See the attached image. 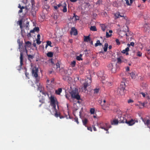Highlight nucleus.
Masks as SVG:
<instances>
[{"mask_svg":"<svg viewBox=\"0 0 150 150\" xmlns=\"http://www.w3.org/2000/svg\"><path fill=\"white\" fill-rule=\"evenodd\" d=\"M89 42H90V43H91V45H93V42L91 40L90 41H89Z\"/></svg>","mask_w":150,"mask_h":150,"instance_id":"nucleus-62","label":"nucleus"},{"mask_svg":"<svg viewBox=\"0 0 150 150\" xmlns=\"http://www.w3.org/2000/svg\"><path fill=\"white\" fill-rule=\"evenodd\" d=\"M40 34H38L37 35V38L36 39V42L38 45H40L41 44V42L40 41Z\"/></svg>","mask_w":150,"mask_h":150,"instance_id":"nucleus-17","label":"nucleus"},{"mask_svg":"<svg viewBox=\"0 0 150 150\" xmlns=\"http://www.w3.org/2000/svg\"><path fill=\"white\" fill-rule=\"evenodd\" d=\"M99 127L100 128L104 129L105 130H107L111 127V126L109 125L108 123H102L99 124Z\"/></svg>","mask_w":150,"mask_h":150,"instance_id":"nucleus-3","label":"nucleus"},{"mask_svg":"<svg viewBox=\"0 0 150 150\" xmlns=\"http://www.w3.org/2000/svg\"><path fill=\"white\" fill-rule=\"evenodd\" d=\"M140 104L143 107H144L145 105V103H141Z\"/></svg>","mask_w":150,"mask_h":150,"instance_id":"nucleus-60","label":"nucleus"},{"mask_svg":"<svg viewBox=\"0 0 150 150\" xmlns=\"http://www.w3.org/2000/svg\"><path fill=\"white\" fill-rule=\"evenodd\" d=\"M25 46L28 47H30L31 46V43L29 41H27L25 42Z\"/></svg>","mask_w":150,"mask_h":150,"instance_id":"nucleus-26","label":"nucleus"},{"mask_svg":"<svg viewBox=\"0 0 150 150\" xmlns=\"http://www.w3.org/2000/svg\"><path fill=\"white\" fill-rule=\"evenodd\" d=\"M62 88H59L58 89V90H56L55 91V93L57 95H60V93L62 92Z\"/></svg>","mask_w":150,"mask_h":150,"instance_id":"nucleus-21","label":"nucleus"},{"mask_svg":"<svg viewBox=\"0 0 150 150\" xmlns=\"http://www.w3.org/2000/svg\"><path fill=\"white\" fill-rule=\"evenodd\" d=\"M99 103L101 105L102 108L104 110H105V108L108 107V104L106 103V101L105 99H104L103 101L102 100H100V98L99 99Z\"/></svg>","mask_w":150,"mask_h":150,"instance_id":"nucleus-6","label":"nucleus"},{"mask_svg":"<svg viewBox=\"0 0 150 150\" xmlns=\"http://www.w3.org/2000/svg\"><path fill=\"white\" fill-rule=\"evenodd\" d=\"M94 93H98L99 91V89H95L94 90Z\"/></svg>","mask_w":150,"mask_h":150,"instance_id":"nucleus-43","label":"nucleus"},{"mask_svg":"<svg viewBox=\"0 0 150 150\" xmlns=\"http://www.w3.org/2000/svg\"><path fill=\"white\" fill-rule=\"evenodd\" d=\"M150 122V120H149V119L147 120L145 124L146 125H147L148 127V126H150V125H149Z\"/></svg>","mask_w":150,"mask_h":150,"instance_id":"nucleus-33","label":"nucleus"},{"mask_svg":"<svg viewBox=\"0 0 150 150\" xmlns=\"http://www.w3.org/2000/svg\"><path fill=\"white\" fill-rule=\"evenodd\" d=\"M35 31L33 29V30H31L30 31V33H33Z\"/></svg>","mask_w":150,"mask_h":150,"instance_id":"nucleus-61","label":"nucleus"},{"mask_svg":"<svg viewBox=\"0 0 150 150\" xmlns=\"http://www.w3.org/2000/svg\"><path fill=\"white\" fill-rule=\"evenodd\" d=\"M83 125L86 126V125L88 122V120L87 119L85 118L82 120Z\"/></svg>","mask_w":150,"mask_h":150,"instance_id":"nucleus-29","label":"nucleus"},{"mask_svg":"<svg viewBox=\"0 0 150 150\" xmlns=\"http://www.w3.org/2000/svg\"><path fill=\"white\" fill-rule=\"evenodd\" d=\"M31 13L32 15L33 16V17H34L35 15L36 12L34 11H31Z\"/></svg>","mask_w":150,"mask_h":150,"instance_id":"nucleus-44","label":"nucleus"},{"mask_svg":"<svg viewBox=\"0 0 150 150\" xmlns=\"http://www.w3.org/2000/svg\"><path fill=\"white\" fill-rule=\"evenodd\" d=\"M50 104L54 110H56V106H58V102L56 98H54L53 96L51 95L50 98Z\"/></svg>","mask_w":150,"mask_h":150,"instance_id":"nucleus-2","label":"nucleus"},{"mask_svg":"<svg viewBox=\"0 0 150 150\" xmlns=\"http://www.w3.org/2000/svg\"><path fill=\"white\" fill-rule=\"evenodd\" d=\"M115 41L117 45H120V42L119 40L118 39H116L115 40Z\"/></svg>","mask_w":150,"mask_h":150,"instance_id":"nucleus-45","label":"nucleus"},{"mask_svg":"<svg viewBox=\"0 0 150 150\" xmlns=\"http://www.w3.org/2000/svg\"><path fill=\"white\" fill-rule=\"evenodd\" d=\"M17 42L18 43V44L19 45V48H20L21 47V46L22 45V42H21L20 41V39H18L17 40Z\"/></svg>","mask_w":150,"mask_h":150,"instance_id":"nucleus-30","label":"nucleus"},{"mask_svg":"<svg viewBox=\"0 0 150 150\" xmlns=\"http://www.w3.org/2000/svg\"><path fill=\"white\" fill-rule=\"evenodd\" d=\"M130 74L132 79H134L135 78L136 75L134 72H132L131 73H130Z\"/></svg>","mask_w":150,"mask_h":150,"instance_id":"nucleus-22","label":"nucleus"},{"mask_svg":"<svg viewBox=\"0 0 150 150\" xmlns=\"http://www.w3.org/2000/svg\"><path fill=\"white\" fill-rule=\"evenodd\" d=\"M129 50V47H127L125 50H122V52L123 54H125L126 55H127L129 54L128 52Z\"/></svg>","mask_w":150,"mask_h":150,"instance_id":"nucleus-15","label":"nucleus"},{"mask_svg":"<svg viewBox=\"0 0 150 150\" xmlns=\"http://www.w3.org/2000/svg\"><path fill=\"white\" fill-rule=\"evenodd\" d=\"M18 24L20 25V26H21L22 25V20H20L18 21Z\"/></svg>","mask_w":150,"mask_h":150,"instance_id":"nucleus-50","label":"nucleus"},{"mask_svg":"<svg viewBox=\"0 0 150 150\" xmlns=\"http://www.w3.org/2000/svg\"><path fill=\"white\" fill-rule=\"evenodd\" d=\"M101 27L102 30L103 31H104L105 30L106 28V26L105 25L103 24L101 25Z\"/></svg>","mask_w":150,"mask_h":150,"instance_id":"nucleus-31","label":"nucleus"},{"mask_svg":"<svg viewBox=\"0 0 150 150\" xmlns=\"http://www.w3.org/2000/svg\"><path fill=\"white\" fill-rule=\"evenodd\" d=\"M108 44L107 43H105L104 45V47H103V50L104 52H106L107 51Z\"/></svg>","mask_w":150,"mask_h":150,"instance_id":"nucleus-25","label":"nucleus"},{"mask_svg":"<svg viewBox=\"0 0 150 150\" xmlns=\"http://www.w3.org/2000/svg\"><path fill=\"white\" fill-rule=\"evenodd\" d=\"M38 68L36 67H33L32 68V75L33 77L35 78V83L36 84V86H35V84H33L31 85L32 87H33L35 88H37L38 90H39V88H40V83L39 82L40 78L38 76Z\"/></svg>","mask_w":150,"mask_h":150,"instance_id":"nucleus-1","label":"nucleus"},{"mask_svg":"<svg viewBox=\"0 0 150 150\" xmlns=\"http://www.w3.org/2000/svg\"><path fill=\"white\" fill-rule=\"evenodd\" d=\"M62 7L63 8L62 11L63 12H66L67 11V4L64 2L62 5Z\"/></svg>","mask_w":150,"mask_h":150,"instance_id":"nucleus-13","label":"nucleus"},{"mask_svg":"<svg viewBox=\"0 0 150 150\" xmlns=\"http://www.w3.org/2000/svg\"><path fill=\"white\" fill-rule=\"evenodd\" d=\"M28 57V59L29 60L33 59L34 58V56L33 55L29 54L27 55Z\"/></svg>","mask_w":150,"mask_h":150,"instance_id":"nucleus-34","label":"nucleus"},{"mask_svg":"<svg viewBox=\"0 0 150 150\" xmlns=\"http://www.w3.org/2000/svg\"><path fill=\"white\" fill-rule=\"evenodd\" d=\"M91 82V80L90 78H88L86 80V82L83 84L84 88L85 91L86 90V88L87 86H89Z\"/></svg>","mask_w":150,"mask_h":150,"instance_id":"nucleus-9","label":"nucleus"},{"mask_svg":"<svg viewBox=\"0 0 150 150\" xmlns=\"http://www.w3.org/2000/svg\"><path fill=\"white\" fill-rule=\"evenodd\" d=\"M46 42H47V44L48 45V46H50V47H52V46L51 45L52 43L50 41H47Z\"/></svg>","mask_w":150,"mask_h":150,"instance_id":"nucleus-35","label":"nucleus"},{"mask_svg":"<svg viewBox=\"0 0 150 150\" xmlns=\"http://www.w3.org/2000/svg\"><path fill=\"white\" fill-rule=\"evenodd\" d=\"M111 35V34H109L107 32L106 33V37L107 38H108L110 37Z\"/></svg>","mask_w":150,"mask_h":150,"instance_id":"nucleus-42","label":"nucleus"},{"mask_svg":"<svg viewBox=\"0 0 150 150\" xmlns=\"http://www.w3.org/2000/svg\"><path fill=\"white\" fill-rule=\"evenodd\" d=\"M33 46L34 47H36V44L35 43H33Z\"/></svg>","mask_w":150,"mask_h":150,"instance_id":"nucleus-64","label":"nucleus"},{"mask_svg":"<svg viewBox=\"0 0 150 150\" xmlns=\"http://www.w3.org/2000/svg\"><path fill=\"white\" fill-rule=\"evenodd\" d=\"M114 16L115 18V19L119 18L120 17H123V18L125 20H127V18L126 16H124V14H120L119 12L117 11L114 14Z\"/></svg>","mask_w":150,"mask_h":150,"instance_id":"nucleus-7","label":"nucleus"},{"mask_svg":"<svg viewBox=\"0 0 150 150\" xmlns=\"http://www.w3.org/2000/svg\"><path fill=\"white\" fill-rule=\"evenodd\" d=\"M70 1L72 2H76L78 0H70Z\"/></svg>","mask_w":150,"mask_h":150,"instance_id":"nucleus-58","label":"nucleus"},{"mask_svg":"<svg viewBox=\"0 0 150 150\" xmlns=\"http://www.w3.org/2000/svg\"><path fill=\"white\" fill-rule=\"evenodd\" d=\"M122 62H124V63H126L127 62V60L126 59H124L123 58L122 59Z\"/></svg>","mask_w":150,"mask_h":150,"instance_id":"nucleus-51","label":"nucleus"},{"mask_svg":"<svg viewBox=\"0 0 150 150\" xmlns=\"http://www.w3.org/2000/svg\"><path fill=\"white\" fill-rule=\"evenodd\" d=\"M118 119L120 123H126L127 122V119L124 116H120L118 117Z\"/></svg>","mask_w":150,"mask_h":150,"instance_id":"nucleus-11","label":"nucleus"},{"mask_svg":"<svg viewBox=\"0 0 150 150\" xmlns=\"http://www.w3.org/2000/svg\"><path fill=\"white\" fill-rule=\"evenodd\" d=\"M95 112V109L94 108H91L90 110V112L91 114H93Z\"/></svg>","mask_w":150,"mask_h":150,"instance_id":"nucleus-36","label":"nucleus"},{"mask_svg":"<svg viewBox=\"0 0 150 150\" xmlns=\"http://www.w3.org/2000/svg\"><path fill=\"white\" fill-rule=\"evenodd\" d=\"M142 53L140 52H138L137 53V56L139 57H141L142 56Z\"/></svg>","mask_w":150,"mask_h":150,"instance_id":"nucleus-47","label":"nucleus"},{"mask_svg":"<svg viewBox=\"0 0 150 150\" xmlns=\"http://www.w3.org/2000/svg\"><path fill=\"white\" fill-rule=\"evenodd\" d=\"M84 41L85 42H88L91 41V39L89 36H84Z\"/></svg>","mask_w":150,"mask_h":150,"instance_id":"nucleus-20","label":"nucleus"},{"mask_svg":"<svg viewBox=\"0 0 150 150\" xmlns=\"http://www.w3.org/2000/svg\"><path fill=\"white\" fill-rule=\"evenodd\" d=\"M34 30L36 32H38L39 30V28L38 27H35L34 28Z\"/></svg>","mask_w":150,"mask_h":150,"instance_id":"nucleus-39","label":"nucleus"},{"mask_svg":"<svg viewBox=\"0 0 150 150\" xmlns=\"http://www.w3.org/2000/svg\"><path fill=\"white\" fill-rule=\"evenodd\" d=\"M125 90L122 89H120L119 88L118 90V93L121 95H123L124 94Z\"/></svg>","mask_w":150,"mask_h":150,"instance_id":"nucleus-18","label":"nucleus"},{"mask_svg":"<svg viewBox=\"0 0 150 150\" xmlns=\"http://www.w3.org/2000/svg\"><path fill=\"white\" fill-rule=\"evenodd\" d=\"M102 45V44L100 42V41L99 40H98L97 41L96 43H95V47H97L98 46H101Z\"/></svg>","mask_w":150,"mask_h":150,"instance_id":"nucleus-24","label":"nucleus"},{"mask_svg":"<svg viewBox=\"0 0 150 150\" xmlns=\"http://www.w3.org/2000/svg\"><path fill=\"white\" fill-rule=\"evenodd\" d=\"M20 65L17 67V69L19 71L21 70L22 68V66L23 64V54L22 52H21L20 53Z\"/></svg>","mask_w":150,"mask_h":150,"instance_id":"nucleus-8","label":"nucleus"},{"mask_svg":"<svg viewBox=\"0 0 150 150\" xmlns=\"http://www.w3.org/2000/svg\"><path fill=\"white\" fill-rule=\"evenodd\" d=\"M90 29L91 30L93 31H96L97 30L95 26H91Z\"/></svg>","mask_w":150,"mask_h":150,"instance_id":"nucleus-28","label":"nucleus"},{"mask_svg":"<svg viewBox=\"0 0 150 150\" xmlns=\"http://www.w3.org/2000/svg\"><path fill=\"white\" fill-rule=\"evenodd\" d=\"M125 83L124 82H122L120 85L119 88L125 91Z\"/></svg>","mask_w":150,"mask_h":150,"instance_id":"nucleus-16","label":"nucleus"},{"mask_svg":"<svg viewBox=\"0 0 150 150\" xmlns=\"http://www.w3.org/2000/svg\"><path fill=\"white\" fill-rule=\"evenodd\" d=\"M122 57H120L117 58V63L118 64H121L122 63Z\"/></svg>","mask_w":150,"mask_h":150,"instance_id":"nucleus-19","label":"nucleus"},{"mask_svg":"<svg viewBox=\"0 0 150 150\" xmlns=\"http://www.w3.org/2000/svg\"><path fill=\"white\" fill-rule=\"evenodd\" d=\"M118 122H119L118 119H115L111 121V124L112 125H117Z\"/></svg>","mask_w":150,"mask_h":150,"instance_id":"nucleus-14","label":"nucleus"},{"mask_svg":"<svg viewBox=\"0 0 150 150\" xmlns=\"http://www.w3.org/2000/svg\"><path fill=\"white\" fill-rule=\"evenodd\" d=\"M71 97L72 98H75L79 100L80 99V96L79 95V93L77 91L73 90L71 92Z\"/></svg>","mask_w":150,"mask_h":150,"instance_id":"nucleus-4","label":"nucleus"},{"mask_svg":"<svg viewBox=\"0 0 150 150\" xmlns=\"http://www.w3.org/2000/svg\"><path fill=\"white\" fill-rule=\"evenodd\" d=\"M71 33L75 35L77 34V30L75 28L73 27L71 28Z\"/></svg>","mask_w":150,"mask_h":150,"instance_id":"nucleus-12","label":"nucleus"},{"mask_svg":"<svg viewBox=\"0 0 150 150\" xmlns=\"http://www.w3.org/2000/svg\"><path fill=\"white\" fill-rule=\"evenodd\" d=\"M147 120V119L146 118H144V119H142V121L144 122V123L145 124V123Z\"/></svg>","mask_w":150,"mask_h":150,"instance_id":"nucleus-55","label":"nucleus"},{"mask_svg":"<svg viewBox=\"0 0 150 150\" xmlns=\"http://www.w3.org/2000/svg\"><path fill=\"white\" fill-rule=\"evenodd\" d=\"M125 1H126V4L127 5H130V3L129 2V0H125Z\"/></svg>","mask_w":150,"mask_h":150,"instance_id":"nucleus-48","label":"nucleus"},{"mask_svg":"<svg viewBox=\"0 0 150 150\" xmlns=\"http://www.w3.org/2000/svg\"><path fill=\"white\" fill-rule=\"evenodd\" d=\"M74 120L77 123V124H79V122L78 121V118L77 117H75L74 118Z\"/></svg>","mask_w":150,"mask_h":150,"instance_id":"nucleus-46","label":"nucleus"},{"mask_svg":"<svg viewBox=\"0 0 150 150\" xmlns=\"http://www.w3.org/2000/svg\"><path fill=\"white\" fill-rule=\"evenodd\" d=\"M54 8L55 9L57 10L58 9V7L57 6H54Z\"/></svg>","mask_w":150,"mask_h":150,"instance_id":"nucleus-63","label":"nucleus"},{"mask_svg":"<svg viewBox=\"0 0 150 150\" xmlns=\"http://www.w3.org/2000/svg\"><path fill=\"white\" fill-rule=\"evenodd\" d=\"M55 110V113L54 114V116L56 117H59L60 115V113L59 112H58L57 111V109H56V110Z\"/></svg>","mask_w":150,"mask_h":150,"instance_id":"nucleus-27","label":"nucleus"},{"mask_svg":"<svg viewBox=\"0 0 150 150\" xmlns=\"http://www.w3.org/2000/svg\"><path fill=\"white\" fill-rule=\"evenodd\" d=\"M140 94H141L143 97H145L146 96V94L145 93H144L143 92H141L140 93Z\"/></svg>","mask_w":150,"mask_h":150,"instance_id":"nucleus-52","label":"nucleus"},{"mask_svg":"<svg viewBox=\"0 0 150 150\" xmlns=\"http://www.w3.org/2000/svg\"><path fill=\"white\" fill-rule=\"evenodd\" d=\"M93 130L94 131H96V130H97L96 129V127H95V126H93Z\"/></svg>","mask_w":150,"mask_h":150,"instance_id":"nucleus-57","label":"nucleus"},{"mask_svg":"<svg viewBox=\"0 0 150 150\" xmlns=\"http://www.w3.org/2000/svg\"><path fill=\"white\" fill-rule=\"evenodd\" d=\"M138 121L137 120L131 119L130 120L128 121L127 120V122H126L129 126H132L134 125L135 122H138Z\"/></svg>","mask_w":150,"mask_h":150,"instance_id":"nucleus-10","label":"nucleus"},{"mask_svg":"<svg viewBox=\"0 0 150 150\" xmlns=\"http://www.w3.org/2000/svg\"><path fill=\"white\" fill-rule=\"evenodd\" d=\"M22 9H20V10L19 11H18V13H22L23 12V11H22Z\"/></svg>","mask_w":150,"mask_h":150,"instance_id":"nucleus-59","label":"nucleus"},{"mask_svg":"<svg viewBox=\"0 0 150 150\" xmlns=\"http://www.w3.org/2000/svg\"><path fill=\"white\" fill-rule=\"evenodd\" d=\"M71 64L72 67H74L76 64V62L75 61H73L71 63Z\"/></svg>","mask_w":150,"mask_h":150,"instance_id":"nucleus-41","label":"nucleus"},{"mask_svg":"<svg viewBox=\"0 0 150 150\" xmlns=\"http://www.w3.org/2000/svg\"><path fill=\"white\" fill-rule=\"evenodd\" d=\"M134 42H132L130 43V44H127V46H128V47H130V45H131L132 46H134Z\"/></svg>","mask_w":150,"mask_h":150,"instance_id":"nucleus-37","label":"nucleus"},{"mask_svg":"<svg viewBox=\"0 0 150 150\" xmlns=\"http://www.w3.org/2000/svg\"><path fill=\"white\" fill-rule=\"evenodd\" d=\"M117 65V64L110 63L108 65V67L112 73H115L116 71Z\"/></svg>","mask_w":150,"mask_h":150,"instance_id":"nucleus-5","label":"nucleus"},{"mask_svg":"<svg viewBox=\"0 0 150 150\" xmlns=\"http://www.w3.org/2000/svg\"><path fill=\"white\" fill-rule=\"evenodd\" d=\"M47 55L48 57H52L53 56V53L51 52H49L47 53Z\"/></svg>","mask_w":150,"mask_h":150,"instance_id":"nucleus-23","label":"nucleus"},{"mask_svg":"<svg viewBox=\"0 0 150 150\" xmlns=\"http://www.w3.org/2000/svg\"><path fill=\"white\" fill-rule=\"evenodd\" d=\"M87 129L88 130H90L91 131H92V128L91 127H88Z\"/></svg>","mask_w":150,"mask_h":150,"instance_id":"nucleus-54","label":"nucleus"},{"mask_svg":"<svg viewBox=\"0 0 150 150\" xmlns=\"http://www.w3.org/2000/svg\"><path fill=\"white\" fill-rule=\"evenodd\" d=\"M74 14V16H73V18L75 17V20H79V17L78 16H76L75 14Z\"/></svg>","mask_w":150,"mask_h":150,"instance_id":"nucleus-49","label":"nucleus"},{"mask_svg":"<svg viewBox=\"0 0 150 150\" xmlns=\"http://www.w3.org/2000/svg\"><path fill=\"white\" fill-rule=\"evenodd\" d=\"M29 25V22L28 21H27L26 22V23L25 25V26L26 27V28H27L28 25Z\"/></svg>","mask_w":150,"mask_h":150,"instance_id":"nucleus-53","label":"nucleus"},{"mask_svg":"<svg viewBox=\"0 0 150 150\" xmlns=\"http://www.w3.org/2000/svg\"><path fill=\"white\" fill-rule=\"evenodd\" d=\"M82 55L81 54H80L79 56H77L76 57V59L77 60L79 61H80V60H82V59L81 58V57Z\"/></svg>","mask_w":150,"mask_h":150,"instance_id":"nucleus-32","label":"nucleus"},{"mask_svg":"<svg viewBox=\"0 0 150 150\" xmlns=\"http://www.w3.org/2000/svg\"><path fill=\"white\" fill-rule=\"evenodd\" d=\"M133 102V101L131 99H129L128 101V103H132Z\"/></svg>","mask_w":150,"mask_h":150,"instance_id":"nucleus-56","label":"nucleus"},{"mask_svg":"<svg viewBox=\"0 0 150 150\" xmlns=\"http://www.w3.org/2000/svg\"><path fill=\"white\" fill-rule=\"evenodd\" d=\"M55 66H56V68L57 69L58 68H60V64L58 62H57Z\"/></svg>","mask_w":150,"mask_h":150,"instance_id":"nucleus-40","label":"nucleus"},{"mask_svg":"<svg viewBox=\"0 0 150 150\" xmlns=\"http://www.w3.org/2000/svg\"><path fill=\"white\" fill-rule=\"evenodd\" d=\"M25 74L26 77H28V79H29V78L28 77V76H29V74L28 73H27L26 71L27 69L26 68H25Z\"/></svg>","mask_w":150,"mask_h":150,"instance_id":"nucleus-38","label":"nucleus"}]
</instances>
